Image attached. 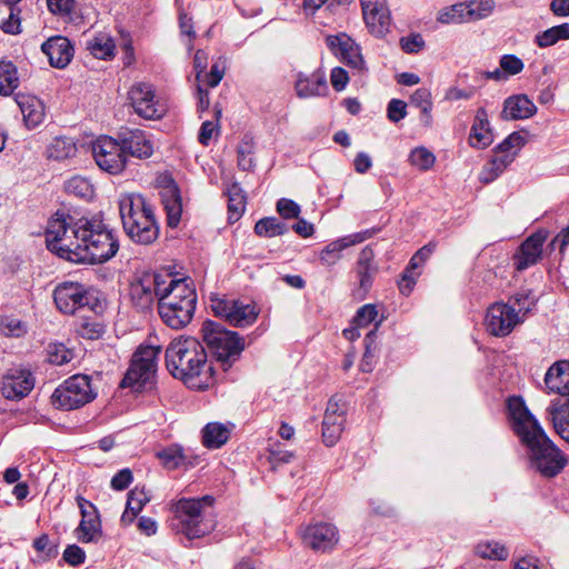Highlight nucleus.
Listing matches in <instances>:
<instances>
[{"label":"nucleus","mask_w":569,"mask_h":569,"mask_svg":"<svg viewBox=\"0 0 569 569\" xmlns=\"http://www.w3.org/2000/svg\"><path fill=\"white\" fill-rule=\"evenodd\" d=\"M46 243L51 252L74 263H103L119 250L118 239L101 222L76 220L63 210L48 221Z\"/></svg>","instance_id":"nucleus-1"},{"label":"nucleus","mask_w":569,"mask_h":569,"mask_svg":"<svg viewBox=\"0 0 569 569\" xmlns=\"http://www.w3.org/2000/svg\"><path fill=\"white\" fill-rule=\"evenodd\" d=\"M166 365L169 372L189 388L206 389L214 382L207 352L193 337L172 340L166 350Z\"/></svg>","instance_id":"nucleus-2"},{"label":"nucleus","mask_w":569,"mask_h":569,"mask_svg":"<svg viewBox=\"0 0 569 569\" xmlns=\"http://www.w3.org/2000/svg\"><path fill=\"white\" fill-rule=\"evenodd\" d=\"M197 305V293L187 279H169L168 288L158 305L162 321L172 329L190 323Z\"/></svg>","instance_id":"nucleus-3"},{"label":"nucleus","mask_w":569,"mask_h":569,"mask_svg":"<svg viewBox=\"0 0 569 569\" xmlns=\"http://www.w3.org/2000/svg\"><path fill=\"white\" fill-rule=\"evenodd\" d=\"M123 229L128 237L140 244H150L159 236L153 210L140 194H123L119 201Z\"/></svg>","instance_id":"nucleus-4"},{"label":"nucleus","mask_w":569,"mask_h":569,"mask_svg":"<svg viewBox=\"0 0 569 569\" xmlns=\"http://www.w3.org/2000/svg\"><path fill=\"white\" fill-rule=\"evenodd\" d=\"M213 498L204 496L202 498H181L171 506L172 529L181 533L189 540L204 537L213 530V521L208 519L204 512V506H211Z\"/></svg>","instance_id":"nucleus-5"},{"label":"nucleus","mask_w":569,"mask_h":569,"mask_svg":"<svg viewBox=\"0 0 569 569\" xmlns=\"http://www.w3.org/2000/svg\"><path fill=\"white\" fill-rule=\"evenodd\" d=\"M201 331L204 342L223 370L239 359L244 342L237 332L226 330L221 325L210 320L203 322Z\"/></svg>","instance_id":"nucleus-6"},{"label":"nucleus","mask_w":569,"mask_h":569,"mask_svg":"<svg viewBox=\"0 0 569 569\" xmlns=\"http://www.w3.org/2000/svg\"><path fill=\"white\" fill-rule=\"evenodd\" d=\"M530 466L543 477H555L567 465V459L547 435L528 447Z\"/></svg>","instance_id":"nucleus-7"},{"label":"nucleus","mask_w":569,"mask_h":569,"mask_svg":"<svg viewBox=\"0 0 569 569\" xmlns=\"http://www.w3.org/2000/svg\"><path fill=\"white\" fill-rule=\"evenodd\" d=\"M160 347H140L132 357L131 365L122 379V387H132L136 390L152 382L157 370V358Z\"/></svg>","instance_id":"nucleus-8"},{"label":"nucleus","mask_w":569,"mask_h":569,"mask_svg":"<svg viewBox=\"0 0 569 569\" xmlns=\"http://www.w3.org/2000/svg\"><path fill=\"white\" fill-rule=\"evenodd\" d=\"M94 397L89 377L74 375L54 390L51 400L57 408L72 410L84 406Z\"/></svg>","instance_id":"nucleus-9"},{"label":"nucleus","mask_w":569,"mask_h":569,"mask_svg":"<svg viewBox=\"0 0 569 569\" xmlns=\"http://www.w3.org/2000/svg\"><path fill=\"white\" fill-rule=\"evenodd\" d=\"M170 274L143 273L131 282L130 298L136 308L148 310L163 296L168 288Z\"/></svg>","instance_id":"nucleus-10"},{"label":"nucleus","mask_w":569,"mask_h":569,"mask_svg":"<svg viewBox=\"0 0 569 569\" xmlns=\"http://www.w3.org/2000/svg\"><path fill=\"white\" fill-rule=\"evenodd\" d=\"M507 406L512 429L526 447L546 435L520 397L509 398Z\"/></svg>","instance_id":"nucleus-11"},{"label":"nucleus","mask_w":569,"mask_h":569,"mask_svg":"<svg viewBox=\"0 0 569 569\" xmlns=\"http://www.w3.org/2000/svg\"><path fill=\"white\" fill-rule=\"evenodd\" d=\"M92 156L97 166L110 174L121 173L127 164V154L122 142L116 139L102 136L91 146Z\"/></svg>","instance_id":"nucleus-12"},{"label":"nucleus","mask_w":569,"mask_h":569,"mask_svg":"<svg viewBox=\"0 0 569 569\" xmlns=\"http://www.w3.org/2000/svg\"><path fill=\"white\" fill-rule=\"evenodd\" d=\"M211 310L217 317L224 318L236 327L250 326L258 317L256 306L232 299L212 298Z\"/></svg>","instance_id":"nucleus-13"},{"label":"nucleus","mask_w":569,"mask_h":569,"mask_svg":"<svg viewBox=\"0 0 569 569\" xmlns=\"http://www.w3.org/2000/svg\"><path fill=\"white\" fill-rule=\"evenodd\" d=\"M522 321L523 318L513 307L503 302H495L487 310L485 325L490 335L506 337Z\"/></svg>","instance_id":"nucleus-14"},{"label":"nucleus","mask_w":569,"mask_h":569,"mask_svg":"<svg viewBox=\"0 0 569 569\" xmlns=\"http://www.w3.org/2000/svg\"><path fill=\"white\" fill-rule=\"evenodd\" d=\"M362 13L369 32L385 38L391 28V13L388 0H361Z\"/></svg>","instance_id":"nucleus-15"},{"label":"nucleus","mask_w":569,"mask_h":569,"mask_svg":"<svg viewBox=\"0 0 569 569\" xmlns=\"http://www.w3.org/2000/svg\"><path fill=\"white\" fill-rule=\"evenodd\" d=\"M129 100L136 113L144 119H160L164 108L156 100L153 87L150 83L139 82L129 90Z\"/></svg>","instance_id":"nucleus-16"},{"label":"nucleus","mask_w":569,"mask_h":569,"mask_svg":"<svg viewBox=\"0 0 569 569\" xmlns=\"http://www.w3.org/2000/svg\"><path fill=\"white\" fill-rule=\"evenodd\" d=\"M301 539L307 548L316 552H327L339 542V531L332 523L317 522L302 530Z\"/></svg>","instance_id":"nucleus-17"},{"label":"nucleus","mask_w":569,"mask_h":569,"mask_svg":"<svg viewBox=\"0 0 569 569\" xmlns=\"http://www.w3.org/2000/svg\"><path fill=\"white\" fill-rule=\"evenodd\" d=\"M57 308L68 315L89 305L90 297L86 288L79 282H62L53 291Z\"/></svg>","instance_id":"nucleus-18"},{"label":"nucleus","mask_w":569,"mask_h":569,"mask_svg":"<svg viewBox=\"0 0 569 569\" xmlns=\"http://www.w3.org/2000/svg\"><path fill=\"white\" fill-rule=\"evenodd\" d=\"M346 422V405L341 399L332 397L327 405L322 421V439L326 446L332 447L340 439Z\"/></svg>","instance_id":"nucleus-19"},{"label":"nucleus","mask_w":569,"mask_h":569,"mask_svg":"<svg viewBox=\"0 0 569 569\" xmlns=\"http://www.w3.org/2000/svg\"><path fill=\"white\" fill-rule=\"evenodd\" d=\"M327 44L335 56L339 57L348 67L362 72L365 70V60L359 46L346 33L338 36H328Z\"/></svg>","instance_id":"nucleus-20"},{"label":"nucleus","mask_w":569,"mask_h":569,"mask_svg":"<svg viewBox=\"0 0 569 569\" xmlns=\"http://www.w3.org/2000/svg\"><path fill=\"white\" fill-rule=\"evenodd\" d=\"M546 231H538L528 237L513 254V266L518 271H523L536 264L542 257V248L547 240Z\"/></svg>","instance_id":"nucleus-21"},{"label":"nucleus","mask_w":569,"mask_h":569,"mask_svg":"<svg viewBox=\"0 0 569 569\" xmlns=\"http://www.w3.org/2000/svg\"><path fill=\"white\" fill-rule=\"evenodd\" d=\"M34 386L30 371L26 369H10L2 379L1 392L10 400L26 397Z\"/></svg>","instance_id":"nucleus-22"},{"label":"nucleus","mask_w":569,"mask_h":569,"mask_svg":"<svg viewBox=\"0 0 569 569\" xmlns=\"http://www.w3.org/2000/svg\"><path fill=\"white\" fill-rule=\"evenodd\" d=\"M41 50L48 57L50 66L58 69L67 67L74 53L71 42L61 36L49 38L42 43Z\"/></svg>","instance_id":"nucleus-23"},{"label":"nucleus","mask_w":569,"mask_h":569,"mask_svg":"<svg viewBox=\"0 0 569 569\" xmlns=\"http://www.w3.org/2000/svg\"><path fill=\"white\" fill-rule=\"evenodd\" d=\"M493 142V132L485 108H479L475 114L468 143L475 149H486Z\"/></svg>","instance_id":"nucleus-24"},{"label":"nucleus","mask_w":569,"mask_h":569,"mask_svg":"<svg viewBox=\"0 0 569 569\" xmlns=\"http://www.w3.org/2000/svg\"><path fill=\"white\" fill-rule=\"evenodd\" d=\"M537 112L536 104L525 94H517L505 100L501 117L505 120H522Z\"/></svg>","instance_id":"nucleus-25"},{"label":"nucleus","mask_w":569,"mask_h":569,"mask_svg":"<svg viewBox=\"0 0 569 569\" xmlns=\"http://www.w3.org/2000/svg\"><path fill=\"white\" fill-rule=\"evenodd\" d=\"M545 383L549 391L569 396V361L553 363L546 373Z\"/></svg>","instance_id":"nucleus-26"},{"label":"nucleus","mask_w":569,"mask_h":569,"mask_svg":"<svg viewBox=\"0 0 569 569\" xmlns=\"http://www.w3.org/2000/svg\"><path fill=\"white\" fill-rule=\"evenodd\" d=\"M121 142L126 154L129 153L139 159H147L153 153L152 142L140 130L130 131L128 134H123L121 137Z\"/></svg>","instance_id":"nucleus-27"},{"label":"nucleus","mask_w":569,"mask_h":569,"mask_svg":"<svg viewBox=\"0 0 569 569\" xmlns=\"http://www.w3.org/2000/svg\"><path fill=\"white\" fill-rule=\"evenodd\" d=\"M547 415L555 431L569 442V400H553L547 408Z\"/></svg>","instance_id":"nucleus-28"},{"label":"nucleus","mask_w":569,"mask_h":569,"mask_svg":"<svg viewBox=\"0 0 569 569\" xmlns=\"http://www.w3.org/2000/svg\"><path fill=\"white\" fill-rule=\"evenodd\" d=\"M154 457L167 470L194 466V462L184 453L183 448L177 443L157 450Z\"/></svg>","instance_id":"nucleus-29"},{"label":"nucleus","mask_w":569,"mask_h":569,"mask_svg":"<svg viewBox=\"0 0 569 569\" xmlns=\"http://www.w3.org/2000/svg\"><path fill=\"white\" fill-rule=\"evenodd\" d=\"M16 100L22 112L27 127L34 128L43 121L44 107L37 97L18 94Z\"/></svg>","instance_id":"nucleus-30"},{"label":"nucleus","mask_w":569,"mask_h":569,"mask_svg":"<svg viewBox=\"0 0 569 569\" xmlns=\"http://www.w3.org/2000/svg\"><path fill=\"white\" fill-rule=\"evenodd\" d=\"M161 199L168 216V224L176 227L181 218L182 204L178 186L170 180L161 191Z\"/></svg>","instance_id":"nucleus-31"},{"label":"nucleus","mask_w":569,"mask_h":569,"mask_svg":"<svg viewBox=\"0 0 569 569\" xmlns=\"http://www.w3.org/2000/svg\"><path fill=\"white\" fill-rule=\"evenodd\" d=\"M328 90L323 74L312 73L310 77H299L296 82V91L300 98L323 96Z\"/></svg>","instance_id":"nucleus-32"},{"label":"nucleus","mask_w":569,"mask_h":569,"mask_svg":"<svg viewBox=\"0 0 569 569\" xmlns=\"http://www.w3.org/2000/svg\"><path fill=\"white\" fill-rule=\"evenodd\" d=\"M363 238L360 234H352L330 242L320 253V260L323 264H335L340 259V253L346 248L361 242Z\"/></svg>","instance_id":"nucleus-33"},{"label":"nucleus","mask_w":569,"mask_h":569,"mask_svg":"<svg viewBox=\"0 0 569 569\" xmlns=\"http://www.w3.org/2000/svg\"><path fill=\"white\" fill-rule=\"evenodd\" d=\"M230 437V429L219 422H210L202 430V443L207 448H220Z\"/></svg>","instance_id":"nucleus-34"},{"label":"nucleus","mask_w":569,"mask_h":569,"mask_svg":"<svg viewBox=\"0 0 569 569\" xmlns=\"http://www.w3.org/2000/svg\"><path fill=\"white\" fill-rule=\"evenodd\" d=\"M228 197V219L231 222L238 221L246 209V196L238 183H232L227 188Z\"/></svg>","instance_id":"nucleus-35"},{"label":"nucleus","mask_w":569,"mask_h":569,"mask_svg":"<svg viewBox=\"0 0 569 569\" xmlns=\"http://www.w3.org/2000/svg\"><path fill=\"white\" fill-rule=\"evenodd\" d=\"M87 50L98 59H109L114 54V42L107 33H98L89 39L86 44Z\"/></svg>","instance_id":"nucleus-36"},{"label":"nucleus","mask_w":569,"mask_h":569,"mask_svg":"<svg viewBox=\"0 0 569 569\" xmlns=\"http://www.w3.org/2000/svg\"><path fill=\"white\" fill-rule=\"evenodd\" d=\"M77 153V144L70 138L57 137L47 148V157L53 160H66Z\"/></svg>","instance_id":"nucleus-37"},{"label":"nucleus","mask_w":569,"mask_h":569,"mask_svg":"<svg viewBox=\"0 0 569 569\" xmlns=\"http://www.w3.org/2000/svg\"><path fill=\"white\" fill-rule=\"evenodd\" d=\"M74 533L80 542H97L102 536L99 517L81 520Z\"/></svg>","instance_id":"nucleus-38"},{"label":"nucleus","mask_w":569,"mask_h":569,"mask_svg":"<svg viewBox=\"0 0 569 569\" xmlns=\"http://www.w3.org/2000/svg\"><path fill=\"white\" fill-rule=\"evenodd\" d=\"M560 40H569V23L567 22L551 27L535 37V42L539 48L551 47Z\"/></svg>","instance_id":"nucleus-39"},{"label":"nucleus","mask_w":569,"mask_h":569,"mask_svg":"<svg viewBox=\"0 0 569 569\" xmlns=\"http://www.w3.org/2000/svg\"><path fill=\"white\" fill-rule=\"evenodd\" d=\"M19 86V77L16 66L10 61L0 62V94L9 96Z\"/></svg>","instance_id":"nucleus-40"},{"label":"nucleus","mask_w":569,"mask_h":569,"mask_svg":"<svg viewBox=\"0 0 569 569\" xmlns=\"http://www.w3.org/2000/svg\"><path fill=\"white\" fill-rule=\"evenodd\" d=\"M513 160L512 153L497 154L491 162L483 168L480 179L486 183L493 181Z\"/></svg>","instance_id":"nucleus-41"},{"label":"nucleus","mask_w":569,"mask_h":569,"mask_svg":"<svg viewBox=\"0 0 569 569\" xmlns=\"http://www.w3.org/2000/svg\"><path fill=\"white\" fill-rule=\"evenodd\" d=\"M475 551L479 557L490 560H506L509 556L507 548L497 541H481Z\"/></svg>","instance_id":"nucleus-42"},{"label":"nucleus","mask_w":569,"mask_h":569,"mask_svg":"<svg viewBox=\"0 0 569 569\" xmlns=\"http://www.w3.org/2000/svg\"><path fill=\"white\" fill-rule=\"evenodd\" d=\"M469 21H477L489 17L496 7L493 0H471L466 3Z\"/></svg>","instance_id":"nucleus-43"},{"label":"nucleus","mask_w":569,"mask_h":569,"mask_svg":"<svg viewBox=\"0 0 569 569\" xmlns=\"http://www.w3.org/2000/svg\"><path fill=\"white\" fill-rule=\"evenodd\" d=\"M286 231V224L273 217L260 219L254 226V232L260 237L271 238L283 234Z\"/></svg>","instance_id":"nucleus-44"},{"label":"nucleus","mask_w":569,"mask_h":569,"mask_svg":"<svg viewBox=\"0 0 569 569\" xmlns=\"http://www.w3.org/2000/svg\"><path fill=\"white\" fill-rule=\"evenodd\" d=\"M409 161L418 170L427 171L435 166L436 156L425 147H417L410 152Z\"/></svg>","instance_id":"nucleus-45"},{"label":"nucleus","mask_w":569,"mask_h":569,"mask_svg":"<svg viewBox=\"0 0 569 569\" xmlns=\"http://www.w3.org/2000/svg\"><path fill=\"white\" fill-rule=\"evenodd\" d=\"M437 19L441 23H461L469 21L466 3H457L443 8L439 11Z\"/></svg>","instance_id":"nucleus-46"},{"label":"nucleus","mask_w":569,"mask_h":569,"mask_svg":"<svg viewBox=\"0 0 569 569\" xmlns=\"http://www.w3.org/2000/svg\"><path fill=\"white\" fill-rule=\"evenodd\" d=\"M372 258V251L368 248L363 249L360 252L359 259H358V267H357V273L359 276V282H360V289H362L365 292L370 286V279H371V268H370V260Z\"/></svg>","instance_id":"nucleus-47"},{"label":"nucleus","mask_w":569,"mask_h":569,"mask_svg":"<svg viewBox=\"0 0 569 569\" xmlns=\"http://www.w3.org/2000/svg\"><path fill=\"white\" fill-rule=\"evenodd\" d=\"M377 318L378 310L376 306L366 305L358 310L357 315L352 319V323L362 329L368 327L370 323L375 322L373 331L376 332L377 327L382 320V318L380 320H377Z\"/></svg>","instance_id":"nucleus-48"},{"label":"nucleus","mask_w":569,"mask_h":569,"mask_svg":"<svg viewBox=\"0 0 569 569\" xmlns=\"http://www.w3.org/2000/svg\"><path fill=\"white\" fill-rule=\"evenodd\" d=\"M526 138L519 132H512L496 148L498 153H512L513 158L518 154L520 149L526 144Z\"/></svg>","instance_id":"nucleus-49"},{"label":"nucleus","mask_w":569,"mask_h":569,"mask_svg":"<svg viewBox=\"0 0 569 569\" xmlns=\"http://www.w3.org/2000/svg\"><path fill=\"white\" fill-rule=\"evenodd\" d=\"M0 331L7 337H21L26 333V326L18 318L4 316L0 319Z\"/></svg>","instance_id":"nucleus-50"},{"label":"nucleus","mask_w":569,"mask_h":569,"mask_svg":"<svg viewBox=\"0 0 569 569\" xmlns=\"http://www.w3.org/2000/svg\"><path fill=\"white\" fill-rule=\"evenodd\" d=\"M64 190L76 197L84 198L91 193V186L87 179L76 176L66 181Z\"/></svg>","instance_id":"nucleus-51"},{"label":"nucleus","mask_w":569,"mask_h":569,"mask_svg":"<svg viewBox=\"0 0 569 569\" xmlns=\"http://www.w3.org/2000/svg\"><path fill=\"white\" fill-rule=\"evenodd\" d=\"M73 353L62 343L51 345L48 349V360L56 366H62L70 362Z\"/></svg>","instance_id":"nucleus-52"},{"label":"nucleus","mask_w":569,"mask_h":569,"mask_svg":"<svg viewBox=\"0 0 569 569\" xmlns=\"http://www.w3.org/2000/svg\"><path fill=\"white\" fill-rule=\"evenodd\" d=\"M150 501V496L144 489L134 488L128 493L127 507L129 510L139 513L146 503Z\"/></svg>","instance_id":"nucleus-53"},{"label":"nucleus","mask_w":569,"mask_h":569,"mask_svg":"<svg viewBox=\"0 0 569 569\" xmlns=\"http://www.w3.org/2000/svg\"><path fill=\"white\" fill-rule=\"evenodd\" d=\"M425 40L420 33H410L399 39V46L406 53H418L425 48Z\"/></svg>","instance_id":"nucleus-54"},{"label":"nucleus","mask_w":569,"mask_h":569,"mask_svg":"<svg viewBox=\"0 0 569 569\" xmlns=\"http://www.w3.org/2000/svg\"><path fill=\"white\" fill-rule=\"evenodd\" d=\"M500 69L508 76H515L523 70V62L513 54H505L500 59Z\"/></svg>","instance_id":"nucleus-55"},{"label":"nucleus","mask_w":569,"mask_h":569,"mask_svg":"<svg viewBox=\"0 0 569 569\" xmlns=\"http://www.w3.org/2000/svg\"><path fill=\"white\" fill-rule=\"evenodd\" d=\"M277 211L284 219H293L299 217L300 207L293 200L282 198L277 202Z\"/></svg>","instance_id":"nucleus-56"},{"label":"nucleus","mask_w":569,"mask_h":569,"mask_svg":"<svg viewBox=\"0 0 569 569\" xmlns=\"http://www.w3.org/2000/svg\"><path fill=\"white\" fill-rule=\"evenodd\" d=\"M63 560L72 567L80 566L86 560V552L77 545H69L63 551Z\"/></svg>","instance_id":"nucleus-57"},{"label":"nucleus","mask_w":569,"mask_h":569,"mask_svg":"<svg viewBox=\"0 0 569 569\" xmlns=\"http://www.w3.org/2000/svg\"><path fill=\"white\" fill-rule=\"evenodd\" d=\"M251 153V146L248 142H242L238 147V166L240 169L246 171L250 170L254 166Z\"/></svg>","instance_id":"nucleus-58"},{"label":"nucleus","mask_w":569,"mask_h":569,"mask_svg":"<svg viewBox=\"0 0 569 569\" xmlns=\"http://www.w3.org/2000/svg\"><path fill=\"white\" fill-rule=\"evenodd\" d=\"M74 0H47L48 9L54 14L66 16L73 11Z\"/></svg>","instance_id":"nucleus-59"},{"label":"nucleus","mask_w":569,"mask_h":569,"mask_svg":"<svg viewBox=\"0 0 569 569\" xmlns=\"http://www.w3.org/2000/svg\"><path fill=\"white\" fill-rule=\"evenodd\" d=\"M132 482V472L126 468L117 472L111 479V487L114 490H124Z\"/></svg>","instance_id":"nucleus-60"},{"label":"nucleus","mask_w":569,"mask_h":569,"mask_svg":"<svg viewBox=\"0 0 569 569\" xmlns=\"http://www.w3.org/2000/svg\"><path fill=\"white\" fill-rule=\"evenodd\" d=\"M418 276L419 272H410V269L405 270L400 281L398 282L399 290L403 296L410 295L416 284V279L418 278Z\"/></svg>","instance_id":"nucleus-61"},{"label":"nucleus","mask_w":569,"mask_h":569,"mask_svg":"<svg viewBox=\"0 0 569 569\" xmlns=\"http://www.w3.org/2000/svg\"><path fill=\"white\" fill-rule=\"evenodd\" d=\"M330 81L337 91H341L349 81L348 72L340 67H336L331 70Z\"/></svg>","instance_id":"nucleus-62"},{"label":"nucleus","mask_w":569,"mask_h":569,"mask_svg":"<svg viewBox=\"0 0 569 569\" xmlns=\"http://www.w3.org/2000/svg\"><path fill=\"white\" fill-rule=\"evenodd\" d=\"M515 305L518 306V315L522 312L523 316L535 307V300L530 298L529 293L519 292L512 297Z\"/></svg>","instance_id":"nucleus-63"},{"label":"nucleus","mask_w":569,"mask_h":569,"mask_svg":"<svg viewBox=\"0 0 569 569\" xmlns=\"http://www.w3.org/2000/svg\"><path fill=\"white\" fill-rule=\"evenodd\" d=\"M77 503L80 509L81 520L99 517L96 507L83 497L78 496Z\"/></svg>","instance_id":"nucleus-64"}]
</instances>
